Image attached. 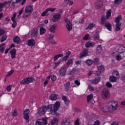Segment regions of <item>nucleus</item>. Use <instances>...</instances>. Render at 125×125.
<instances>
[{"label":"nucleus","mask_w":125,"mask_h":125,"mask_svg":"<svg viewBox=\"0 0 125 125\" xmlns=\"http://www.w3.org/2000/svg\"><path fill=\"white\" fill-rule=\"evenodd\" d=\"M60 108V102H56L54 104H49L46 106L44 105L38 109V114L40 116L44 115L47 110H49L52 115H55L57 117H59V114L57 113V111Z\"/></svg>","instance_id":"nucleus-1"},{"label":"nucleus","mask_w":125,"mask_h":125,"mask_svg":"<svg viewBox=\"0 0 125 125\" xmlns=\"http://www.w3.org/2000/svg\"><path fill=\"white\" fill-rule=\"evenodd\" d=\"M34 10V7L33 5H29L26 7L25 9V13L23 15V18L24 19H26V18L29 17L31 14L33 13V11Z\"/></svg>","instance_id":"nucleus-2"},{"label":"nucleus","mask_w":125,"mask_h":125,"mask_svg":"<svg viewBox=\"0 0 125 125\" xmlns=\"http://www.w3.org/2000/svg\"><path fill=\"white\" fill-rule=\"evenodd\" d=\"M111 94L110 91L107 89H104L101 92V96L103 99H109Z\"/></svg>","instance_id":"nucleus-3"},{"label":"nucleus","mask_w":125,"mask_h":125,"mask_svg":"<svg viewBox=\"0 0 125 125\" xmlns=\"http://www.w3.org/2000/svg\"><path fill=\"white\" fill-rule=\"evenodd\" d=\"M34 82L35 78L31 77L23 79V80L20 82V83L21 84H29L30 83H34Z\"/></svg>","instance_id":"nucleus-4"},{"label":"nucleus","mask_w":125,"mask_h":125,"mask_svg":"<svg viewBox=\"0 0 125 125\" xmlns=\"http://www.w3.org/2000/svg\"><path fill=\"white\" fill-rule=\"evenodd\" d=\"M42 121H41V119H38L35 125H47V118L45 117L42 119Z\"/></svg>","instance_id":"nucleus-5"},{"label":"nucleus","mask_w":125,"mask_h":125,"mask_svg":"<svg viewBox=\"0 0 125 125\" xmlns=\"http://www.w3.org/2000/svg\"><path fill=\"white\" fill-rule=\"evenodd\" d=\"M62 17V16L60 14L58 13H55L53 16V18L52 19V21L54 23L56 22H58V21H59V20L61 19Z\"/></svg>","instance_id":"nucleus-6"},{"label":"nucleus","mask_w":125,"mask_h":125,"mask_svg":"<svg viewBox=\"0 0 125 125\" xmlns=\"http://www.w3.org/2000/svg\"><path fill=\"white\" fill-rule=\"evenodd\" d=\"M116 51L119 54L124 53L125 51V47L123 45H120V46H117L116 48Z\"/></svg>","instance_id":"nucleus-7"},{"label":"nucleus","mask_w":125,"mask_h":125,"mask_svg":"<svg viewBox=\"0 0 125 125\" xmlns=\"http://www.w3.org/2000/svg\"><path fill=\"white\" fill-rule=\"evenodd\" d=\"M29 113H30V110L29 109H26L23 112V118L27 123H29V119H30Z\"/></svg>","instance_id":"nucleus-8"},{"label":"nucleus","mask_w":125,"mask_h":125,"mask_svg":"<svg viewBox=\"0 0 125 125\" xmlns=\"http://www.w3.org/2000/svg\"><path fill=\"white\" fill-rule=\"evenodd\" d=\"M80 58L85 57L88 55V49L84 48L83 49L80 54Z\"/></svg>","instance_id":"nucleus-9"},{"label":"nucleus","mask_w":125,"mask_h":125,"mask_svg":"<svg viewBox=\"0 0 125 125\" xmlns=\"http://www.w3.org/2000/svg\"><path fill=\"white\" fill-rule=\"evenodd\" d=\"M102 5H103V1L102 0H99L95 3V7L97 9H99L102 7Z\"/></svg>","instance_id":"nucleus-10"},{"label":"nucleus","mask_w":125,"mask_h":125,"mask_svg":"<svg viewBox=\"0 0 125 125\" xmlns=\"http://www.w3.org/2000/svg\"><path fill=\"white\" fill-rule=\"evenodd\" d=\"M100 60L98 58H96L92 60V59H88L86 60V63H99Z\"/></svg>","instance_id":"nucleus-11"},{"label":"nucleus","mask_w":125,"mask_h":125,"mask_svg":"<svg viewBox=\"0 0 125 125\" xmlns=\"http://www.w3.org/2000/svg\"><path fill=\"white\" fill-rule=\"evenodd\" d=\"M85 46L86 48H88V47H94V46H95V43L94 42H90L88 41L85 43Z\"/></svg>","instance_id":"nucleus-12"},{"label":"nucleus","mask_w":125,"mask_h":125,"mask_svg":"<svg viewBox=\"0 0 125 125\" xmlns=\"http://www.w3.org/2000/svg\"><path fill=\"white\" fill-rule=\"evenodd\" d=\"M36 44V41L33 39L27 41V45L28 46H34Z\"/></svg>","instance_id":"nucleus-13"},{"label":"nucleus","mask_w":125,"mask_h":125,"mask_svg":"<svg viewBox=\"0 0 125 125\" xmlns=\"http://www.w3.org/2000/svg\"><path fill=\"white\" fill-rule=\"evenodd\" d=\"M110 105L111 106V108L112 110H117L118 108V102L113 101L110 103Z\"/></svg>","instance_id":"nucleus-14"},{"label":"nucleus","mask_w":125,"mask_h":125,"mask_svg":"<svg viewBox=\"0 0 125 125\" xmlns=\"http://www.w3.org/2000/svg\"><path fill=\"white\" fill-rule=\"evenodd\" d=\"M12 59H14L16 57V49H12L10 51Z\"/></svg>","instance_id":"nucleus-15"},{"label":"nucleus","mask_w":125,"mask_h":125,"mask_svg":"<svg viewBox=\"0 0 125 125\" xmlns=\"http://www.w3.org/2000/svg\"><path fill=\"white\" fill-rule=\"evenodd\" d=\"M8 3L10 4V3H11V0L6 1L3 2H0V8H3V7H4L6 4H8Z\"/></svg>","instance_id":"nucleus-16"},{"label":"nucleus","mask_w":125,"mask_h":125,"mask_svg":"<svg viewBox=\"0 0 125 125\" xmlns=\"http://www.w3.org/2000/svg\"><path fill=\"white\" fill-rule=\"evenodd\" d=\"M66 71L67 68L62 67L59 70V73H60V75H62V76H65Z\"/></svg>","instance_id":"nucleus-17"},{"label":"nucleus","mask_w":125,"mask_h":125,"mask_svg":"<svg viewBox=\"0 0 125 125\" xmlns=\"http://www.w3.org/2000/svg\"><path fill=\"white\" fill-rule=\"evenodd\" d=\"M62 100L64 101L65 104V105H66V106H69V104H70V101L68 100L67 97H66L65 96H62Z\"/></svg>","instance_id":"nucleus-18"},{"label":"nucleus","mask_w":125,"mask_h":125,"mask_svg":"<svg viewBox=\"0 0 125 125\" xmlns=\"http://www.w3.org/2000/svg\"><path fill=\"white\" fill-rule=\"evenodd\" d=\"M100 80H101L100 77H97L94 80H92V83L97 84V83H98L100 82Z\"/></svg>","instance_id":"nucleus-19"},{"label":"nucleus","mask_w":125,"mask_h":125,"mask_svg":"<svg viewBox=\"0 0 125 125\" xmlns=\"http://www.w3.org/2000/svg\"><path fill=\"white\" fill-rule=\"evenodd\" d=\"M122 19H123V17H122V15H119L117 16V17L115 18V23H116V24L120 23V21H121V20H122Z\"/></svg>","instance_id":"nucleus-20"},{"label":"nucleus","mask_w":125,"mask_h":125,"mask_svg":"<svg viewBox=\"0 0 125 125\" xmlns=\"http://www.w3.org/2000/svg\"><path fill=\"white\" fill-rule=\"evenodd\" d=\"M59 98V96L58 95L54 94H52L51 96L50 97V99L51 100H57Z\"/></svg>","instance_id":"nucleus-21"},{"label":"nucleus","mask_w":125,"mask_h":125,"mask_svg":"<svg viewBox=\"0 0 125 125\" xmlns=\"http://www.w3.org/2000/svg\"><path fill=\"white\" fill-rule=\"evenodd\" d=\"M5 49V43H2L0 44V52L1 53H3Z\"/></svg>","instance_id":"nucleus-22"},{"label":"nucleus","mask_w":125,"mask_h":125,"mask_svg":"<svg viewBox=\"0 0 125 125\" xmlns=\"http://www.w3.org/2000/svg\"><path fill=\"white\" fill-rule=\"evenodd\" d=\"M117 79H118V77H116L114 75H111L110 76L109 80L111 83H116L117 82Z\"/></svg>","instance_id":"nucleus-23"},{"label":"nucleus","mask_w":125,"mask_h":125,"mask_svg":"<svg viewBox=\"0 0 125 125\" xmlns=\"http://www.w3.org/2000/svg\"><path fill=\"white\" fill-rule=\"evenodd\" d=\"M62 56H64V55H63V54L56 55L54 57L53 60L54 61H57V60H58V58H61Z\"/></svg>","instance_id":"nucleus-24"},{"label":"nucleus","mask_w":125,"mask_h":125,"mask_svg":"<svg viewBox=\"0 0 125 125\" xmlns=\"http://www.w3.org/2000/svg\"><path fill=\"white\" fill-rule=\"evenodd\" d=\"M103 110L104 112H109V111H111V110H112V107H111V106L109 105H107L106 106H104L103 108Z\"/></svg>","instance_id":"nucleus-25"},{"label":"nucleus","mask_w":125,"mask_h":125,"mask_svg":"<svg viewBox=\"0 0 125 125\" xmlns=\"http://www.w3.org/2000/svg\"><path fill=\"white\" fill-rule=\"evenodd\" d=\"M20 38L18 36L15 37L13 39V42H16V43H18V44H19L20 43Z\"/></svg>","instance_id":"nucleus-26"},{"label":"nucleus","mask_w":125,"mask_h":125,"mask_svg":"<svg viewBox=\"0 0 125 125\" xmlns=\"http://www.w3.org/2000/svg\"><path fill=\"white\" fill-rule=\"evenodd\" d=\"M104 26L105 28H106L107 30H108V31H112V25L111 24V23L107 22L105 23Z\"/></svg>","instance_id":"nucleus-27"},{"label":"nucleus","mask_w":125,"mask_h":125,"mask_svg":"<svg viewBox=\"0 0 125 125\" xmlns=\"http://www.w3.org/2000/svg\"><path fill=\"white\" fill-rule=\"evenodd\" d=\"M111 15H112V10L111 9H109L106 12V19H109V18L111 17Z\"/></svg>","instance_id":"nucleus-28"},{"label":"nucleus","mask_w":125,"mask_h":125,"mask_svg":"<svg viewBox=\"0 0 125 125\" xmlns=\"http://www.w3.org/2000/svg\"><path fill=\"white\" fill-rule=\"evenodd\" d=\"M64 86L66 91H68V89L71 87L70 85V82H68L64 84Z\"/></svg>","instance_id":"nucleus-29"},{"label":"nucleus","mask_w":125,"mask_h":125,"mask_svg":"<svg viewBox=\"0 0 125 125\" xmlns=\"http://www.w3.org/2000/svg\"><path fill=\"white\" fill-rule=\"evenodd\" d=\"M58 119L57 118H54L51 122V125H58Z\"/></svg>","instance_id":"nucleus-30"},{"label":"nucleus","mask_w":125,"mask_h":125,"mask_svg":"<svg viewBox=\"0 0 125 125\" xmlns=\"http://www.w3.org/2000/svg\"><path fill=\"white\" fill-rule=\"evenodd\" d=\"M112 75L118 79L120 78V74H119V71L117 70H114L112 73Z\"/></svg>","instance_id":"nucleus-31"},{"label":"nucleus","mask_w":125,"mask_h":125,"mask_svg":"<svg viewBox=\"0 0 125 125\" xmlns=\"http://www.w3.org/2000/svg\"><path fill=\"white\" fill-rule=\"evenodd\" d=\"M55 29H56V25H52L50 28V32H51V33H55Z\"/></svg>","instance_id":"nucleus-32"},{"label":"nucleus","mask_w":125,"mask_h":125,"mask_svg":"<svg viewBox=\"0 0 125 125\" xmlns=\"http://www.w3.org/2000/svg\"><path fill=\"white\" fill-rule=\"evenodd\" d=\"M45 32L46 30L44 28L42 27H41L40 28V35H43V34H45Z\"/></svg>","instance_id":"nucleus-33"},{"label":"nucleus","mask_w":125,"mask_h":125,"mask_svg":"<svg viewBox=\"0 0 125 125\" xmlns=\"http://www.w3.org/2000/svg\"><path fill=\"white\" fill-rule=\"evenodd\" d=\"M121 26H122L121 23H116L115 31H117V32H119V31H120V30H121Z\"/></svg>","instance_id":"nucleus-34"},{"label":"nucleus","mask_w":125,"mask_h":125,"mask_svg":"<svg viewBox=\"0 0 125 125\" xmlns=\"http://www.w3.org/2000/svg\"><path fill=\"white\" fill-rule=\"evenodd\" d=\"M93 27H95V24L93 23H90L87 27L86 28V30H90V29H92Z\"/></svg>","instance_id":"nucleus-35"},{"label":"nucleus","mask_w":125,"mask_h":125,"mask_svg":"<svg viewBox=\"0 0 125 125\" xmlns=\"http://www.w3.org/2000/svg\"><path fill=\"white\" fill-rule=\"evenodd\" d=\"M31 36H32V37H37V36H38V30L33 29V31L31 32Z\"/></svg>","instance_id":"nucleus-36"},{"label":"nucleus","mask_w":125,"mask_h":125,"mask_svg":"<svg viewBox=\"0 0 125 125\" xmlns=\"http://www.w3.org/2000/svg\"><path fill=\"white\" fill-rule=\"evenodd\" d=\"M62 125H69V123H68L67 118H64L62 120Z\"/></svg>","instance_id":"nucleus-37"},{"label":"nucleus","mask_w":125,"mask_h":125,"mask_svg":"<svg viewBox=\"0 0 125 125\" xmlns=\"http://www.w3.org/2000/svg\"><path fill=\"white\" fill-rule=\"evenodd\" d=\"M66 29L68 30V32H70V31H72L73 25H72V23H70L69 24H66Z\"/></svg>","instance_id":"nucleus-38"},{"label":"nucleus","mask_w":125,"mask_h":125,"mask_svg":"<svg viewBox=\"0 0 125 125\" xmlns=\"http://www.w3.org/2000/svg\"><path fill=\"white\" fill-rule=\"evenodd\" d=\"M106 23V19L104 17H102L101 19V24L104 25Z\"/></svg>","instance_id":"nucleus-39"},{"label":"nucleus","mask_w":125,"mask_h":125,"mask_svg":"<svg viewBox=\"0 0 125 125\" xmlns=\"http://www.w3.org/2000/svg\"><path fill=\"white\" fill-rule=\"evenodd\" d=\"M93 98V95L91 94L87 96V102L88 103L90 100Z\"/></svg>","instance_id":"nucleus-40"},{"label":"nucleus","mask_w":125,"mask_h":125,"mask_svg":"<svg viewBox=\"0 0 125 125\" xmlns=\"http://www.w3.org/2000/svg\"><path fill=\"white\" fill-rule=\"evenodd\" d=\"M97 69L98 70V71H99L100 72H103L104 71V67L103 65H100L99 66L97 67Z\"/></svg>","instance_id":"nucleus-41"},{"label":"nucleus","mask_w":125,"mask_h":125,"mask_svg":"<svg viewBox=\"0 0 125 125\" xmlns=\"http://www.w3.org/2000/svg\"><path fill=\"white\" fill-rule=\"evenodd\" d=\"M6 39H7V37L6 36H2L0 38V42H3L5 41Z\"/></svg>","instance_id":"nucleus-42"},{"label":"nucleus","mask_w":125,"mask_h":125,"mask_svg":"<svg viewBox=\"0 0 125 125\" xmlns=\"http://www.w3.org/2000/svg\"><path fill=\"white\" fill-rule=\"evenodd\" d=\"M48 11H47V9H46L44 12H43L42 14V17H44V16H48V14H47V13Z\"/></svg>","instance_id":"nucleus-43"},{"label":"nucleus","mask_w":125,"mask_h":125,"mask_svg":"<svg viewBox=\"0 0 125 125\" xmlns=\"http://www.w3.org/2000/svg\"><path fill=\"white\" fill-rule=\"evenodd\" d=\"M65 3H68L69 6H71L73 5V1H70V0H64Z\"/></svg>","instance_id":"nucleus-44"},{"label":"nucleus","mask_w":125,"mask_h":125,"mask_svg":"<svg viewBox=\"0 0 125 125\" xmlns=\"http://www.w3.org/2000/svg\"><path fill=\"white\" fill-rule=\"evenodd\" d=\"M76 72H77V69L73 68L71 71L69 72V75H74L76 74Z\"/></svg>","instance_id":"nucleus-45"},{"label":"nucleus","mask_w":125,"mask_h":125,"mask_svg":"<svg viewBox=\"0 0 125 125\" xmlns=\"http://www.w3.org/2000/svg\"><path fill=\"white\" fill-rule=\"evenodd\" d=\"M10 21V18L9 17H7L5 19V25H7L8 23H9V21Z\"/></svg>","instance_id":"nucleus-46"},{"label":"nucleus","mask_w":125,"mask_h":125,"mask_svg":"<svg viewBox=\"0 0 125 125\" xmlns=\"http://www.w3.org/2000/svg\"><path fill=\"white\" fill-rule=\"evenodd\" d=\"M97 51L98 52H101V51H102V46L101 45H99L97 47Z\"/></svg>","instance_id":"nucleus-47"},{"label":"nucleus","mask_w":125,"mask_h":125,"mask_svg":"<svg viewBox=\"0 0 125 125\" xmlns=\"http://www.w3.org/2000/svg\"><path fill=\"white\" fill-rule=\"evenodd\" d=\"M47 10L48 11H50L51 12H54L56 10V8H49L47 9Z\"/></svg>","instance_id":"nucleus-48"},{"label":"nucleus","mask_w":125,"mask_h":125,"mask_svg":"<svg viewBox=\"0 0 125 125\" xmlns=\"http://www.w3.org/2000/svg\"><path fill=\"white\" fill-rule=\"evenodd\" d=\"M14 72V70H12L11 71H10L9 72H8L7 74V75H6V78H7V77H9V76H11V75H12V74H13Z\"/></svg>","instance_id":"nucleus-49"},{"label":"nucleus","mask_w":125,"mask_h":125,"mask_svg":"<svg viewBox=\"0 0 125 125\" xmlns=\"http://www.w3.org/2000/svg\"><path fill=\"white\" fill-rule=\"evenodd\" d=\"M21 5H24L25 2H26V0H16V2H21Z\"/></svg>","instance_id":"nucleus-50"},{"label":"nucleus","mask_w":125,"mask_h":125,"mask_svg":"<svg viewBox=\"0 0 125 125\" xmlns=\"http://www.w3.org/2000/svg\"><path fill=\"white\" fill-rule=\"evenodd\" d=\"M93 39L95 41H96L97 40H99V35L98 34H95L93 36Z\"/></svg>","instance_id":"nucleus-51"},{"label":"nucleus","mask_w":125,"mask_h":125,"mask_svg":"<svg viewBox=\"0 0 125 125\" xmlns=\"http://www.w3.org/2000/svg\"><path fill=\"white\" fill-rule=\"evenodd\" d=\"M88 38H89V34H86L84 37L83 38V39L84 40V41H86V40H88Z\"/></svg>","instance_id":"nucleus-52"},{"label":"nucleus","mask_w":125,"mask_h":125,"mask_svg":"<svg viewBox=\"0 0 125 125\" xmlns=\"http://www.w3.org/2000/svg\"><path fill=\"white\" fill-rule=\"evenodd\" d=\"M116 60L121 61V60H122V56L120 55V54L117 55L116 56Z\"/></svg>","instance_id":"nucleus-53"},{"label":"nucleus","mask_w":125,"mask_h":125,"mask_svg":"<svg viewBox=\"0 0 125 125\" xmlns=\"http://www.w3.org/2000/svg\"><path fill=\"white\" fill-rule=\"evenodd\" d=\"M49 43H51V44H54V45H56L57 44V43L54 41V40H50L49 41Z\"/></svg>","instance_id":"nucleus-54"},{"label":"nucleus","mask_w":125,"mask_h":125,"mask_svg":"<svg viewBox=\"0 0 125 125\" xmlns=\"http://www.w3.org/2000/svg\"><path fill=\"white\" fill-rule=\"evenodd\" d=\"M65 22L66 23V25H69L70 24H72L71 23V21L69 20V19H65Z\"/></svg>","instance_id":"nucleus-55"},{"label":"nucleus","mask_w":125,"mask_h":125,"mask_svg":"<svg viewBox=\"0 0 125 125\" xmlns=\"http://www.w3.org/2000/svg\"><path fill=\"white\" fill-rule=\"evenodd\" d=\"M94 74L96 75V76H99L100 74H101V71H100L99 70L97 71H94Z\"/></svg>","instance_id":"nucleus-56"},{"label":"nucleus","mask_w":125,"mask_h":125,"mask_svg":"<svg viewBox=\"0 0 125 125\" xmlns=\"http://www.w3.org/2000/svg\"><path fill=\"white\" fill-rule=\"evenodd\" d=\"M15 18H16V13H15L12 17L11 18V21H12V22H14V21H15Z\"/></svg>","instance_id":"nucleus-57"},{"label":"nucleus","mask_w":125,"mask_h":125,"mask_svg":"<svg viewBox=\"0 0 125 125\" xmlns=\"http://www.w3.org/2000/svg\"><path fill=\"white\" fill-rule=\"evenodd\" d=\"M17 25V22L16 21H13V23L12 24V28H15Z\"/></svg>","instance_id":"nucleus-58"},{"label":"nucleus","mask_w":125,"mask_h":125,"mask_svg":"<svg viewBox=\"0 0 125 125\" xmlns=\"http://www.w3.org/2000/svg\"><path fill=\"white\" fill-rule=\"evenodd\" d=\"M74 125H80V119L78 118L74 122Z\"/></svg>","instance_id":"nucleus-59"},{"label":"nucleus","mask_w":125,"mask_h":125,"mask_svg":"<svg viewBox=\"0 0 125 125\" xmlns=\"http://www.w3.org/2000/svg\"><path fill=\"white\" fill-rule=\"evenodd\" d=\"M71 55V51H68L67 52L65 53V57L69 58V57Z\"/></svg>","instance_id":"nucleus-60"},{"label":"nucleus","mask_w":125,"mask_h":125,"mask_svg":"<svg viewBox=\"0 0 125 125\" xmlns=\"http://www.w3.org/2000/svg\"><path fill=\"white\" fill-rule=\"evenodd\" d=\"M51 79L52 81H56V76H54V75L51 76Z\"/></svg>","instance_id":"nucleus-61"},{"label":"nucleus","mask_w":125,"mask_h":125,"mask_svg":"<svg viewBox=\"0 0 125 125\" xmlns=\"http://www.w3.org/2000/svg\"><path fill=\"white\" fill-rule=\"evenodd\" d=\"M106 85L107 86V87H112V84L110 82L106 83Z\"/></svg>","instance_id":"nucleus-62"},{"label":"nucleus","mask_w":125,"mask_h":125,"mask_svg":"<svg viewBox=\"0 0 125 125\" xmlns=\"http://www.w3.org/2000/svg\"><path fill=\"white\" fill-rule=\"evenodd\" d=\"M121 80L123 81V82H124V83H125V74H123L121 76Z\"/></svg>","instance_id":"nucleus-63"},{"label":"nucleus","mask_w":125,"mask_h":125,"mask_svg":"<svg viewBox=\"0 0 125 125\" xmlns=\"http://www.w3.org/2000/svg\"><path fill=\"white\" fill-rule=\"evenodd\" d=\"M11 88H12L11 86L9 85L7 86L6 88L7 91H8V92H9L11 90Z\"/></svg>","instance_id":"nucleus-64"}]
</instances>
